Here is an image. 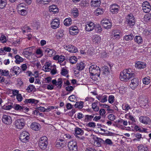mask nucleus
Segmentation results:
<instances>
[{"mask_svg": "<svg viewBox=\"0 0 151 151\" xmlns=\"http://www.w3.org/2000/svg\"><path fill=\"white\" fill-rule=\"evenodd\" d=\"M120 78L122 81L127 82L134 77L135 74L131 69H125L120 73Z\"/></svg>", "mask_w": 151, "mask_h": 151, "instance_id": "nucleus-1", "label": "nucleus"}, {"mask_svg": "<svg viewBox=\"0 0 151 151\" xmlns=\"http://www.w3.org/2000/svg\"><path fill=\"white\" fill-rule=\"evenodd\" d=\"M89 72L90 73V76L91 78L92 76H96L99 77L100 73V69L99 67L96 65H93L90 66L89 68Z\"/></svg>", "mask_w": 151, "mask_h": 151, "instance_id": "nucleus-2", "label": "nucleus"}, {"mask_svg": "<svg viewBox=\"0 0 151 151\" xmlns=\"http://www.w3.org/2000/svg\"><path fill=\"white\" fill-rule=\"evenodd\" d=\"M39 145L41 149L42 150H45L48 145V139L46 136L41 137L39 142Z\"/></svg>", "mask_w": 151, "mask_h": 151, "instance_id": "nucleus-3", "label": "nucleus"}, {"mask_svg": "<svg viewBox=\"0 0 151 151\" xmlns=\"http://www.w3.org/2000/svg\"><path fill=\"white\" fill-rule=\"evenodd\" d=\"M25 120L24 119H17L14 122L15 125L18 129H22L25 125Z\"/></svg>", "mask_w": 151, "mask_h": 151, "instance_id": "nucleus-4", "label": "nucleus"}, {"mask_svg": "<svg viewBox=\"0 0 151 151\" xmlns=\"http://www.w3.org/2000/svg\"><path fill=\"white\" fill-rule=\"evenodd\" d=\"M53 59L58 60L61 65L64 66L65 65L66 62L65 61V57L63 55H57L53 57Z\"/></svg>", "mask_w": 151, "mask_h": 151, "instance_id": "nucleus-5", "label": "nucleus"}, {"mask_svg": "<svg viewBox=\"0 0 151 151\" xmlns=\"http://www.w3.org/2000/svg\"><path fill=\"white\" fill-rule=\"evenodd\" d=\"M127 22L128 25L130 26L134 25L135 22V19L132 14H129L126 17Z\"/></svg>", "mask_w": 151, "mask_h": 151, "instance_id": "nucleus-6", "label": "nucleus"}, {"mask_svg": "<svg viewBox=\"0 0 151 151\" xmlns=\"http://www.w3.org/2000/svg\"><path fill=\"white\" fill-rule=\"evenodd\" d=\"M29 139V134L26 132H23L21 134L19 139L23 142H27Z\"/></svg>", "mask_w": 151, "mask_h": 151, "instance_id": "nucleus-7", "label": "nucleus"}, {"mask_svg": "<svg viewBox=\"0 0 151 151\" xmlns=\"http://www.w3.org/2000/svg\"><path fill=\"white\" fill-rule=\"evenodd\" d=\"M142 10L144 12L147 13L149 12L151 10V6L150 4L147 1H144L142 4Z\"/></svg>", "mask_w": 151, "mask_h": 151, "instance_id": "nucleus-8", "label": "nucleus"}, {"mask_svg": "<svg viewBox=\"0 0 151 151\" xmlns=\"http://www.w3.org/2000/svg\"><path fill=\"white\" fill-rule=\"evenodd\" d=\"M2 121L4 124L9 125L12 123V120L10 116L4 114L3 115L2 118Z\"/></svg>", "mask_w": 151, "mask_h": 151, "instance_id": "nucleus-9", "label": "nucleus"}, {"mask_svg": "<svg viewBox=\"0 0 151 151\" xmlns=\"http://www.w3.org/2000/svg\"><path fill=\"white\" fill-rule=\"evenodd\" d=\"M101 24L106 29H109L111 27V23L108 20L103 19L101 22Z\"/></svg>", "mask_w": 151, "mask_h": 151, "instance_id": "nucleus-10", "label": "nucleus"}, {"mask_svg": "<svg viewBox=\"0 0 151 151\" xmlns=\"http://www.w3.org/2000/svg\"><path fill=\"white\" fill-rule=\"evenodd\" d=\"M60 24V20L59 19L55 18L53 19L51 23V27L53 29L59 28Z\"/></svg>", "mask_w": 151, "mask_h": 151, "instance_id": "nucleus-11", "label": "nucleus"}, {"mask_svg": "<svg viewBox=\"0 0 151 151\" xmlns=\"http://www.w3.org/2000/svg\"><path fill=\"white\" fill-rule=\"evenodd\" d=\"M119 6L116 4H114L110 6V10L113 14H116L119 11Z\"/></svg>", "mask_w": 151, "mask_h": 151, "instance_id": "nucleus-12", "label": "nucleus"}, {"mask_svg": "<svg viewBox=\"0 0 151 151\" xmlns=\"http://www.w3.org/2000/svg\"><path fill=\"white\" fill-rule=\"evenodd\" d=\"M148 100L145 97L140 96L139 97V102L141 106L144 108L147 105Z\"/></svg>", "mask_w": 151, "mask_h": 151, "instance_id": "nucleus-13", "label": "nucleus"}, {"mask_svg": "<svg viewBox=\"0 0 151 151\" xmlns=\"http://www.w3.org/2000/svg\"><path fill=\"white\" fill-rule=\"evenodd\" d=\"M68 147L70 151H77V143L76 142H69L68 144Z\"/></svg>", "mask_w": 151, "mask_h": 151, "instance_id": "nucleus-14", "label": "nucleus"}, {"mask_svg": "<svg viewBox=\"0 0 151 151\" xmlns=\"http://www.w3.org/2000/svg\"><path fill=\"white\" fill-rule=\"evenodd\" d=\"M131 84H130V87L132 89H134L139 84V80L137 78L132 79L131 81Z\"/></svg>", "mask_w": 151, "mask_h": 151, "instance_id": "nucleus-15", "label": "nucleus"}, {"mask_svg": "<svg viewBox=\"0 0 151 151\" xmlns=\"http://www.w3.org/2000/svg\"><path fill=\"white\" fill-rule=\"evenodd\" d=\"M69 32L72 35H77L78 32V27L76 26H71L69 28Z\"/></svg>", "mask_w": 151, "mask_h": 151, "instance_id": "nucleus-16", "label": "nucleus"}, {"mask_svg": "<svg viewBox=\"0 0 151 151\" xmlns=\"http://www.w3.org/2000/svg\"><path fill=\"white\" fill-rule=\"evenodd\" d=\"M135 67L139 69H143L146 66V63L140 61H138L135 63Z\"/></svg>", "mask_w": 151, "mask_h": 151, "instance_id": "nucleus-17", "label": "nucleus"}, {"mask_svg": "<svg viewBox=\"0 0 151 151\" xmlns=\"http://www.w3.org/2000/svg\"><path fill=\"white\" fill-rule=\"evenodd\" d=\"M95 142L96 143V146L99 147L104 143V141L101 138L96 137L93 138Z\"/></svg>", "mask_w": 151, "mask_h": 151, "instance_id": "nucleus-18", "label": "nucleus"}, {"mask_svg": "<svg viewBox=\"0 0 151 151\" xmlns=\"http://www.w3.org/2000/svg\"><path fill=\"white\" fill-rule=\"evenodd\" d=\"M45 52L46 53L48 56L51 57L54 55L56 53V52L52 49H50L47 48L44 50Z\"/></svg>", "mask_w": 151, "mask_h": 151, "instance_id": "nucleus-19", "label": "nucleus"}, {"mask_svg": "<svg viewBox=\"0 0 151 151\" xmlns=\"http://www.w3.org/2000/svg\"><path fill=\"white\" fill-rule=\"evenodd\" d=\"M140 122L145 124H148L150 122V119L147 116H141L139 118Z\"/></svg>", "mask_w": 151, "mask_h": 151, "instance_id": "nucleus-20", "label": "nucleus"}, {"mask_svg": "<svg viewBox=\"0 0 151 151\" xmlns=\"http://www.w3.org/2000/svg\"><path fill=\"white\" fill-rule=\"evenodd\" d=\"M94 23L92 22H90L86 25L85 29L87 31H91L94 29Z\"/></svg>", "mask_w": 151, "mask_h": 151, "instance_id": "nucleus-21", "label": "nucleus"}, {"mask_svg": "<svg viewBox=\"0 0 151 151\" xmlns=\"http://www.w3.org/2000/svg\"><path fill=\"white\" fill-rule=\"evenodd\" d=\"M66 49L70 52L76 53L78 51L77 48L72 45L66 46Z\"/></svg>", "mask_w": 151, "mask_h": 151, "instance_id": "nucleus-22", "label": "nucleus"}, {"mask_svg": "<svg viewBox=\"0 0 151 151\" xmlns=\"http://www.w3.org/2000/svg\"><path fill=\"white\" fill-rule=\"evenodd\" d=\"M100 0H92L91 2V5L92 6L98 7L101 4Z\"/></svg>", "mask_w": 151, "mask_h": 151, "instance_id": "nucleus-23", "label": "nucleus"}, {"mask_svg": "<svg viewBox=\"0 0 151 151\" xmlns=\"http://www.w3.org/2000/svg\"><path fill=\"white\" fill-rule=\"evenodd\" d=\"M49 11L52 12L54 14L58 13L59 9L57 6L55 5H52L49 7Z\"/></svg>", "mask_w": 151, "mask_h": 151, "instance_id": "nucleus-24", "label": "nucleus"}, {"mask_svg": "<svg viewBox=\"0 0 151 151\" xmlns=\"http://www.w3.org/2000/svg\"><path fill=\"white\" fill-rule=\"evenodd\" d=\"M85 65L82 62L78 63L76 64V69L78 70H83L85 68Z\"/></svg>", "mask_w": 151, "mask_h": 151, "instance_id": "nucleus-25", "label": "nucleus"}, {"mask_svg": "<svg viewBox=\"0 0 151 151\" xmlns=\"http://www.w3.org/2000/svg\"><path fill=\"white\" fill-rule=\"evenodd\" d=\"M40 126V125L39 124L36 122H33L31 124L30 127L33 130L37 131L39 130Z\"/></svg>", "mask_w": 151, "mask_h": 151, "instance_id": "nucleus-26", "label": "nucleus"}, {"mask_svg": "<svg viewBox=\"0 0 151 151\" xmlns=\"http://www.w3.org/2000/svg\"><path fill=\"white\" fill-rule=\"evenodd\" d=\"M13 107L16 110L23 111L24 109V107L23 106H21L19 104H14L13 106Z\"/></svg>", "mask_w": 151, "mask_h": 151, "instance_id": "nucleus-27", "label": "nucleus"}, {"mask_svg": "<svg viewBox=\"0 0 151 151\" xmlns=\"http://www.w3.org/2000/svg\"><path fill=\"white\" fill-rule=\"evenodd\" d=\"M24 102L25 104H36L38 102V101L34 99H25Z\"/></svg>", "mask_w": 151, "mask_h": 151, "instance_id": "nucleus-28", "label": "nucleus"}, {"mask_svg": "<svg viewBox=\"0 0 151 151\" xmlns=\"http://www.w3.org/2000/svg\"><path fill=\"white\" fill-rule=\"evenodd\" d=\"M134 41L139 44H141L143 40L142 37L139 36H136L134 38Z\"/></svg>", "mask_w": 151, "mask_h": 151, "instance_id": "nucleus-29", "label": "nucleus"}, {"mask_svg": "<svg viewBox=\"0 0 151 151\" xmlns=\"http://www.w3.org/2000/svg\"><path fill=\"white\" fill-rule=\"evenodd\" d=\"M64 24L66 26H68L71 25L72 23L71 19L70 18L65 19L63 22Z\"/></svg>", "mask_w": 151, "mask_h": 151, "instance_id": "nucleus-30", "label": "nucleus"}, {"mask_svg": "<svg viewBox=\"0 0 151 151\" xmlns=\"http://www.w3.org/2000/svg\"><path fill=\"white\" fill-rule=\"evenodd\" d=\"M14 57L16 59L15 62L17 64H19L23 61V59L18 55H16Z\"/></svg>", "mask_w": 151, "mask_h": 151, "instance_id": "nucleus-31", "label": "nucleus"}, {"mask_svg": "<svg viewBox=\"0 0 151 151\" xmlns=\"http://www.w3.org/2000/svg\"><path fill=\"white\" fill-rule=\"evenodd\" d=\"M64 31L63 30H60L59 31L56 35V37L58 39H60L63 38L64 37Z\"/></svg>", "mask_w": 151, "mask_h": 151, "instance_id": "nucleus-32", "label": "nucleus"}, {"mask_svg": "<svg viewBox=\"0 0 151 151\" xmlns=\"http://www.w3.org/2000/svg\"><path fill=\"white\" fill-rule=\"evenodd\" d=\"M94 29L95 32L97 33L100 32L102 30L101 25L99 24H96V25H95Z\"/></svg>", "mask_w": 151, "mask_h": 151, "instance_id": "nucleus-33", "label": "nucleus"}, {"mask_svg": "<svg viewBox=\"0 0 151 151\" xmlns=\"http://www.w3.org/2000/svg\"><path fill=\"white\" fill-rule=\"evenodd\" d=\"M138 151H148L147 147L142 145H140L137 147Z\"/></svg>", "mask_w": 151, "mask_h": 151, "instance_id": "nucleus-34", "label": "nucleus"}, {"mask_svg": "<svg viewBox=\"0 0 151 151\" xmlns=\"http://www.w3.org/2000/svg\"><path fill=\"white\" fill-rule=\"evenodd\" d=\"M32 47H30L24 49L23 51V54L24 55H26L29 56L32 55V52L29 51L30 49Z\"/></svg>", "mask_w": 151, "mask_h": 151, "instance_id": "nucleus-35", "label": "nucleus"}, {"mask_svg": "<svg viewBox=\"0 0 151 151\" xmlns=\"http://www.w3.org/2000/svg\"><path fill=\"white\" fill-rule=\"evenodd\" d=\"M134 37L133 34L131 33L130 35H125L124 37V39L126 41H129L132 40Z\"/></svg>", "mask_w": 151, "mask_h": 151, "instance_id": "nucleus-36", "label": "nucleus"}, {"mask_svg": "<svg viewBox=\"0 0 151 151\" xmlns=\"http://www.w3.org/2000/svg\"><path fill=\"white\" fill-rule=\"evenodd\" d=\"M83 101L76 102L74 105L75 107L76 108H78L79 109H82L83 106Z\"/></svg>", "mask_w": 151, "mask_h": 151, "instance_id": "nucleus-37", "label": "nucleus"}, {"mask_svg": "<svg viewBox=\"0 0 151 151\" xmlns=\"http://www.w3.org/2000/svg\"><path fill=\"white\" fill-rule=\"evenodd\" d=\"M103 74L105 75H108L110 73L109 67L106 66H104L103 68Z\"/></svg>", "mask_w": 151, "mask_h": 151, "instance_id": "nucleus-38", "label": "nucleus"}, {"mask_svg": "<svg viewBox=\"0 0 151 151\" xmlns=\"http://www.w3.org/2000/svg\"><path fill=\"white\" fill-rule=\"evenodd\" d=\"M7 4L6 0H0V9H4Z\"/></svg>", "mask_w": 151, "mask_h": 151, "instance_id": "nucleus-39", "label": "nucleus"}, {"mask_svg": "<svg viewBox=\"0 0 151 151\" xmlns=\"http://www.w3.org/2000/svg\"><path fill=\"white\" fill-rule=\"evenodd\" d=\"M52 1V0H36L38 3L42 4L44 5L48 4Z\"/></svg>", "mask_w": 151, "mask_h": 151, "instance_id": "nucleus-40", "label": "nucleus"}, {"mask_svg": "<svg viewBox=\"0 0 151 151\" xmlns=\"http://www.w3.org/2000/svg\"><path fill=\"white\" fill-rule=\"evenodd\" d=\"M75 133L76 134L82 135L83 134V131L79 127H77L75 129Z\"/></svg>", "mask_w": 151, "mask_h": 151, "instance_id": "nucleus-41", "label": "nucleus"}, {"mask_svg": "<svg viewBox=\"0 0 151 151\" xmlns=\"http://www.w3.org/2000/svg\"><path fill=\"white\" fill-rule=\"evenodd\" d=\"M66 145L65 142H61L60 141L57 140L56 144V146L57 147H63Z\"/></svg>", "mask_w": 151, "mask_h": 151, "instance_id": "nucleus-42", "label": "nucleus"}, {"mask_svg": "<svg viewBox=\"0 0 151 151\" xmlns=\"http://www.w3.org/2000/svg\"><path fill=\"white\" fill-rule=\"evenodd\" d=\"M93 115H86L85 116L84 121L85 122H88L91 121L92 119L93 118Z\"/></svg>", "mask_w": 151, "mask_h": 151, "instance_id": "nucleus-43", "label": "nucleus"}, {"mask_svg": "<svg viewBox=\"0 0 151 151\" xmlns=\"http://www.w3.org/2000/svg\"><path fill=\"white\" fill-rule=\"evenodd\" d=\"M142 82L144 84H148L150 82V78L147 76L144 78L142 79Z\"/></svg>", "mask_w": 151, "mask_h": 151, "instance_id": "nucleus-44", "label": "nucleus"}, {"mask_svg": "<svg viewBox=\"0 0 151 151\" xmlns=\"http://www.w3.org/2000/svg\"><path fill=\"white\" fill-rule=\"evenodd\" d=\"M104 11V9L98 8L95 11L96 15L97 16L101 15L103 13Z\"/></svg>", "mask_w": 151, "mask_h": 151, "instance_id": "nucleus-45", "label": "nucleus"}, {"mask_svg": "<svg viewBox=\"0 0 151 151\" xmlns=\"http://www.w3.org/2000/svg\"><path fill=\"white\" fill-rule=\"evenodd\" d=\"M77 60V59L75 56H72L70 57L69 61L70 63L74 64L76 63Z\"/></svg>", "mask_w": 151, "mask_h": 151, "instance_id": "nucleus-46", "label": "nucleus"}, {"mask_svg": "<svg viewBox=\"0 0 151 151\" xmlns=\"http://www.w3.org/2000/svg\"><path fill=\"white\" fill-rule=\"evenodd\" d=\"M89 4L87 2L86 0H83L81 1L79 4V5L81 6L85 7L88 5Z\"/></svg>", "mask_w": 151, "mask_h": 151, "instance_id": "nucleus-47", "label": "nucleus"}, {"mask_svg": "<svg viewBox=\"0 0 151 151\" xmlns=\"http://www.w3.org/2000/svg\"><path fill=\"white\" fill-rule=\"evenodd\" d=\"M145 20L146 22H148L151 21V14H148L145 15L144 17Z\"/></svg>", "mask_w": 151, "mask_h": 151, "instance_id": "nucleus-48", "label": "nucleus"}, {"mask_svg": "<svg viewBox=\"0 0 151 151\" xmlns=\"http://www.w3.org/2000/svg\"><path fill=\"white\" fill-rule=\"evenodd\" d=\"M135 137L137 138L134 139H133V141H139L140 140V139L142 138V134H140L139 133H137L135 134Z\"/></svg>", "mask_w": 151, "mask_h": 151, "instance_id": "nucleus-49", "label": "nucleus"}, {"mask_svg": "<svg viewBox=\"0 0 151 151\" xmlns=\"http://www.w3.org/2000/svg\"><path fill=\"white\" fill-rule=\"evenodd\" d=\"M93 40L94 42L95 41L96 42V43H97L98 44L101 41V38L98 35H95L94 36Z\"/></svg>", "mask_w": 151, "mask_h": 151, "instance_id": "nucleus-50", "label": "nucleus"}, {"mask_svg": "<svg viewBox=\"0 0 151 151\" xmlns=\"http://www.w3.org/2000/svg\"><path fill=\"white\" fill-rule=\"evenodd\" d=\"M72 14L75 17H77L79 15L78 11L77 9L74 10L72 11Z\"/></svg>", "mask_w": 151, "mask_h": 151, "instance_id": "nucleus-51", "label": "nucleus"}, {"mask_svg": "<svg viewBox=\"0 0 151 151\" xmlns=\"http://www.w3.org/2000/svg\"><path fill=\"white\" fill-rule=\"evenodd\" d=\"M35 88V86L32 85H30L27 88V90L29 93L32 92Z\"/></svg>", "mask_w": 151, "mask_h": 151, "instance_id": "nucleus-52", "label": "nucleus"}, {"mask_svg": "<svg viewBox=\"0 0 151 151\" xmlns=\"http://www.w3.org/2000/svg\"><path fill=\"white\" fill-rule=\"evenodd\" d=\"M63 81L61 78H58L57 81V86L58 85V87H59L60 88H61L62 85Z\"/></svg>", "mask_w": 151, "mask_h": 151, "instance_id": "nucleus-53", "label": "nucleus"}, {"mask_svg": "<svg viewBox=\"0 0 151 151\" xmlns=\"http://www.w3.org/2000/svg\"><path fill=\"white\" fill-rule=\"evenodd\" d=\"M114 97L113 95H110L108 98V101L109 103L110 104L112 103L114 101Z\"/></svg>", "mask_w": 151, "mask_h": 151, "instance_id": "nucleus-54", "label": "nucleus"}, {"mask_svg": "<svg viewBox=\"0 0 151 151\" xmlns=\"http://www.w3.org/2000/svg\"><path fill=\"white\" fill-rule=\"evenodd\" d=\"M104 145L106 144L109 145H111L113 144V142L111 140L109 139H106L105 141H104Z\"/></svg>", "mask_w": 151, "mask_h": 151, "instance_id": "nucleus-55", "label": "nucleus"}, {"mask_svg": "<svg viewBox=\"0 0 151 151\" xmlns=\"http://www.w3.org/2000/svg\"><path fill=\"white\" fill-rule=\"evenodd\" d=\"M86 126L90 127L95 128L96 127V124L93 122H90L86 125Z\"/></svg>", "mask_w": 151, "mask_h": 151, "instance_id": "nucleus-56", "label": "nucleus"}, {"mask_svg": "<svg viewBox=\"0 0 151 151\" xmlns=\"http://www.w3.org/2000/svg\"><path fill=\"white\" fill-rule=\"evenodd\" d=\"M143 33L146 36H148L151 34V30H148L147 29H145Z\"/></svg>", "mask_w": 151, "mask_h": 151, "instance_id": "nucleus-57", "label": "nucleus"}, {"mask_svg": "<svg viewBox=\"0 0 151 151\" xmlns=\"http://www.w3.org/2000/svg\"><path fill=\"white\" fill-rule=\"evenodd\" d=\"M0 40L3 43H5L6 42V37L3 35H2L0 37Z\"/></svg>", "mask_w": 151, "mask_h": 151, "instance_id": "nucleus-58", "label": "nucleus"}, {"mask_svg": "<svg viewBox=\"0 0 151 151\" xmlns=\"http://www.w3.org/2000/svg\"><path fill=\"white\" fill-rule=\"evenodd\" d=\"M74 88L72 86H68L66 87L65 89L67 91L70 92L73 91Z\"/></svg>", "mask_w": 151, "mask_h": 151, "instance_id": "nucleus-59", "label": "nucleus"}, {"mask_svg": "<svg viewBox=\"0 0 151 151\" xmlns=\"http://www.w3.org/2000/svg\"><path fill=\"white\" fill-rule=\"evenodd\" d=\"M108 117L109 119L112 121L114 120L115 119V116L112 114H109V115Z\"/></svg>", "mask_w": 151, "mask_h": 151, "instance_id": "nucleus-60", "label": "nucleus"}, {"mask_svg": "<svg viewBox=\"0 0 151 151\" xmlns=\"http://www.w3.org/2000/svg\"><path fill=\"white\" fill-rule=\"evenodd\" d=\"M68 73V71L66 69L64 68H62L61 72V74L62 75L65 76Z\"/></svg>", "mask_w": 151, "mask_h": 151, "instance_id": "nucleus-61", "label": "nucleus"}, {"mask_svg": "<svg viewBox=\"0 0 151 151\" xmlns=\"http://www.w3.org/2000/svg\"><path fill=\"white\" fill-rule=\"evenodd\" d=\"M9 73L8 70H2V72L1 73V74L2 75L4 76H7L9 75Z\"/></svg>", "mask_w": 151, "mask_h": 151, "instance_id": "nucleus-62", "label": "nucleus"}, {"mask_svg": "<svg viewBox=\"0 0 151 151\" xmlns=\"http://www.w3.org/2000/svg\"><path fill=\"white\" fill-rule=\"evenodd\" d=\"M19 13L22 16H25L27 13V12L26 10L21 9Z\"/></svg>", "mask_w": 151, "mask_h": 151, "instance_id": "nucleus-63", "label": "nucleus"}, {"mask_svg": "<svg viewBox=\"0 0 151 151\" xmlns=\"http://www.w3.org/2000/svg\"><path fill=\"white\" fill-rule=\"evenodd\" d=\"M17 99L19 101H21L22 99V97L21 94H18L17 95Z\"/></svg>", "mask_w": 151, "mask_h": 151, "instance_id": "nucleus-64", "label": "nucleus"}]
</instances>
